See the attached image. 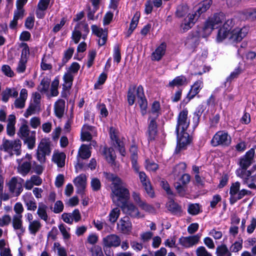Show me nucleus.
<instances>
[{
  "mask_svg": "<svg viewBox=\"0 0 256 256\" xmlns=\"http://www.w3.org/2000/svg\"><path fill=\"white\" fill-rule=\"evenodd\" d=\"M187 84L186 78L183 76H178L170 82L168 86L170 87L180 86Z\"/></svg>",
  "mask_w": 256,
  "mask_h": 256,
  "instance_id": "30",
  "label": "nucleus"
},
{
  "mask_svg": "<svg viewBox=\"0 0 256 256\" xmlns=\"http://www.w3.org/2000/svg\"><path fill=\"white\" fill-rule=\"evenodd\" d=\"M18 135L20 137L23 139L26 137H27L30 134V130L28 126L26 124H23L18 130Z\"/></svg>",
  "mask_w": 256,
  "mask_h": 256,
  "instance_id": "39",
  "label": "nucleus"
},
{
  "mask_svg": "<svg viewBox=\"0 0 256 256\" xmlns=\"http://www.w3.org/2000/svg\"><path fill=\"white\" fill-rule=\"evenodd\" d=\"M136 95L139 99L138 103L141 108L142 114L144 115L147 108V101L144 96V89L142 86H139L136 90Z\"/></svg>",
  "mask_w": 256,
  "mask_h": 256,
  "instance_id": "13",
  "label": "nucleus"
},
{
  "mask_svg": "<svg viewBox=\"0 0 256 256\" xmlns=\"http://www.w3.org/2000/svg\"><path fill=\"white\" fill-rule=\"evenodd\" d=\"M41 227V224L38 220H34L30 223L28 230L31 234L35 235L40 230Z\"/></svg>",
  "mask_w": 256,
  "mask_h": 256,
  "instance_id": "38",
  "label": "nucleus"
},
{
  "mask_svg": "<svg viewBox=\"0 0 256 256\" xmlns=\"http://www.w3.org/2000/svg\"><path fill=\"white\" fill-rule=\"evenodd\" d=\"M188 210V212L192 215L198 214L200 212L199 204H190Z\"/></svg>",
  "mask_w": 256,
  "mask_h": 256,
  "instance_id": "49",
  "label": "nucleus"
},
{
  "mask_svg": "<svg viewBox=\"0 0 256 256\" xmlns=\"http://www.w3.org/2000/svg\"><path fill=\"white\" fill-rule=\"evenodd\" d=\"M112 202L118 207L127 202L130 199V194L125 186L116 188H112Z\"/></svg>",
  "mask_w": 256,
  "mask_h": 256,
  "instance_id": "2",
  "label": "nucleus"
},
{
  "mask_svg": "<svg viewBox=\"0 0 256 256\" xmlns=\"http://www.w3.org/2000/svg\"><path fill=\"white\" fill-rule=\"evenodd\" d=\"M188 111L184 110L181 111L178 118L177 124L176 132L178 137L179 136V131L181 129L182 132L186 131L190 125V121L188 120Z\"/></svg>",
  "mask_w": 256,
  "mask_h": 256,
  "instance_id": "5",
  "label": "nucleus"
},
{
  "mask_svg": "<svg viewBox=\"0 0 256 256\" xmlns=\"http://www.w3.org/2000/svg\"><path fill=\"white\" fill-rule=\"evenodd\" d=\"M47 206L42 203H40L38 208L37 211L38 216L44 221L46 222L48 220V216L46 212Z\"/></svg>",
  "mask_w": 256,
  "mask_h": 256,
  "instance_id": "35",
  "label": "nucleus"
},
{
  "mask_svg": "<svg viewBox=\"0 0 256 256\" xmlns=\"http://www.w3.org/2000/svg\"><path fill=\"white\" fill-rule=\"evenodd\" d=\"M254 150L251 148L246 152L245 155L239 159L240 168L236 170V174L242 179L244 184H248L249 182L252 172L247 169L254 162Z\"/></svg>",
  "mask_w": 256,
  "mask_h": 256,
  "instance_id": "1",
  "label": "nucleus"
},
{
  "mask_svg": "<svg viewBox=\"0 0 256 256\" xmlns=\"http://www.w3.org/2000/svg\"><path fill=\"white\" fill-rule=\"evenodd\" d=\"M210 34H206V30L204 28V26L198 28L196 31L192 32L190 36L191 39L195 38L194 40H196L200 38H206L209 36Z\"/></svg>",
  "mask_w": 256,
  "mask_h": 256,
  "instance_id": "24",
  "label": "nucleus"
},
{
  "mask_svg": "<svg viewBox=\"0 0 256 256\" xmlns=\"http://www.w3.org/2000/svg\"><path fill=\"white\" fill-rule=\"evenodd\" d=\"M231 137L224 131H218L213 136L211 144L214 146L220 145L228 146L231 143Z\"/></svg>",
  "mask_w": 256,
  "mask_h": 256,
  "instance_id": "4",
  "label": "nucleus"
},
{
  "mask_svg": "<svg viewBox=\"0 0 256 256\" xmlns=\"http://www.w3.org/2000/svg\"><path fill=\"white\" fill-rule=\"evenodd\" d=\"M142 186H144L147 194L150 197L153 198L154 196V192L152 188L150 182H148L146 183L144 182V184H142Z\"/></svg>",
  "mask_w": 256,
  "mask_h": 256,
  "instance_id": "57",
  "label": "nucleus"
},
{
  "mask_svg": "<svg viewBox=\"0 0 256 256\" xmlns=\"http://www.w3.org/2000/svg\"><path fill=\"white\" fill-rule=\"evenodd\" d=\"M202 84V82L200 80L196 81L194 82L187 95V98H188L189 100L192 98L199 92L200 90L201 89Z\"/></svg>",
  "mask_w": 256,
  "mask_h": 256,
  "instance_id": "25",
  "label": "nucleus"
},
{
  "mask_svg": "<svg viewBox=\"0 0 256 256\" xmlns=\"http://www.w3.org/2000/svg\"><path fill=\"white\" fill-rule=\"evenodd\" d=\"M64 209V204L61 200H58L54 204V212L56 214L61 212Z\"/></svg>",
  "mask_w": 256,
  "mask_h": 256,
  "instance_id": "58",
  "label": "nucleus"
},
{
  "mask_svg": "<svg viewBox=\"0 0 256 256\" xmlns=\"http://www.w3.org/2000/svg\"><path fill=\"white\" fill-rule=\"evenodd\" d=\"M13 141L7 140H4L2 145L0 146L3 148L5 152H8V150L13 148Z\"/></svg>",
  "mask_w": 256,
  "mask_h": 256,
  "instance_id": "52",
  "label": "nucleus"
},
{
  "mask_svg": "<svg viewBox=\"0 0 256 256\" xmlns=\"http://www.w3.org/2000/svg\"><path fill=\"white\" fill-rule=\"evenodd\" d=\"M92 256H104L102 248L99 246H95L91 250Z\"/></svg>",
  "mask_w": 256,
  "mask_h": 256,
  "instance_id": "55",
  "label": "nucleus"
},
{
  "mask_svg": "<svg viewBox=\"0 0 256 256\" xmlns=\"http://www.w3.org/2000/svg\"><path fill=\"white\" fill-rule=\"evenodd\" d=\"M102 154L104 156L108 163L113 164L114 162L116 156L113 148H108L104 146L102 150Z\"/></svg>",
  "mask_w": 256,
  "mask_h": 256,
  "instance_id": "19",
  "label": "nucleus"
},
{
  "mask_svg": "<svg viewBox=\"0 0 256 256\" xmlns=\"http://www.w3.org/2000/svg\"><path fill=\"white\" fill-rule=\"evenodd\" d=\"M92 32L98 37L100 38V36H102V38H99L98 40V45L100 46H102L104 45L107 40V30H104L102 28H99L96 25H92Z\"/></svg>",
  "mask_w": 256,
  "mask_h": 256,
  "instance_id": "11",
  "label": "nucleus"
},
{
  "mask_svg": "<svg viewBox=\"0 0 256 256\" xmlns=\"http://www.w3.org/2000/svg\"><path fill=\"white\" fill-rule=\"evenodd\" d=\"M24 180L20 178L12 177L8 183L9 190L12 193H15L16 196H18L23 190L22 184Z\"/></svg>",
  "mask_w": 256,
  "mask_h": 256,
  "instance_id": "6",
  "label": "nucleus"
},
{
  "mask_svg": "<svg viewBox=\"0 0 256 256\" xmlns=\"http://www.w3.org/2000/svg\"><path fill=\"white\" fill-rule=\"evenodd\" d=\"M32 169L31 162H24L18 167V172L23 176H26Z\"/></svg>",
  "mask_w": 256,
  "mask_h": 256,
  "instance_id": "23",
  "label": "nucleus"
},
{
  "mask_svg": "<svg viewBox=\"0 0 256 256\" xmlns=\"http://www.w3.org/2000/svg\"><path fill=\"white\" fill-rule=\"evenodd\" d=\"M86 180L84 174H80L74 179V183L77 188V193H83L86 186Z\"/></svg>",
  "mask_w": 256,
  "mask_h": 256,
  "instance_id": "17",
  "label": "nucleus"
},
{
  "mask_svg": "<svg viewBox=\"0 0 256 256\" xmlns=\"http://www.w3.org/2000/svg\"><path fill=\"white\" fill-rule=\"evenodd\" d=\"M74 52V48H70L64 52V56L62 58V64H60V68L62 66H64L72 58Z\"/></svg>",
  "mask_w": 256,
  "mask_h": 256,
  "instance_id": "40",
  "label": "nucleus"
},
{
  "mask_svg": "<svg viewBox=\"0 0 256 256\" xmlns=\"http://www.w3.org/2000/svg\"><path fill=\"white\" fill-rule=\"evenodd\" d=\"M65 102L62 99L58 100L54 104V112L57 117L61 118L64 112Z\"/></svg>",
  "mask_w": 256,
  "mask_h": 256,
  "instance_id": "22",
  "label": "nucleus"
},
{
  "mask_svg": "<svg viewBox=\"0 0 256 256\" xmlns=\"http://www.w3.org/2000/svg\"><path fill=\"white\" fill-rule=\"evenodd\" d=\"M234 24V22L232 18L227 20L222 26V28L229 32L232 30V29Z\"/></svg>",
  "mask_w": 256,
  "mask_h": 256,
  "instance_id": "50",
  "label": "nucleus"
},
{
  "mask_svg": "<svg viewBox=\"0 0 256 256\" xmlns=\"http://www.w3.org/2000/svg\"><path fill=\"white\" fill-rule=\"evenodd\" d=\"M196 20H198V18H194L192 14L189 18V21L188 22L181 25V28L183 30V32H186L190 28Z\"/></svg>",
  "mask_w": 256,
  "mask_h": 256,
  "instance_id": "46",
  "label": "nucleus"
},
{
  "mask_svg": "<svg viewBox=\"0 0 256 256\" xmlns=\"http://www.w3.org/2000/svg\"><path fill=\"white\" fill-rule=\"evenodd\" d=\"M200 234H197L192 236L182 237L179 240L180 244L186 248L190 247L197 244L200 238Z\"/></svg>",
  "mask_w": 256,
  "mask_h": 256,
  "instance_id": "12",
  "label": "nucleus"
},
{
  "mask_svg": "<svg viewBox=\"0 0 256 256\" xmlns=\"http://www.w3.org/2000/svg\"><path fill=\"white\" fill-rule=\"evenodd\" d=\"M252 192L250 190H246L245 189H242L241 190H240L237 196L236 195L234 197L230 198V202L231 204H234L237 200H241L246 195H250Z\"/></svg>",
  "mask_w": 256,
  "mask_h": 256,
  "instance_id": "29",
  "label": "nucleus"
},
{
  "mask_svg": "<svg viewBox=\"0 0 256 256\" xmlns=\"http://www.w3.org/2000/svg\"><path fill=\"white\" fill-rule=\"evenodd\" d=\"M104 175L106 180L112 182V188H116L124 186L125 184L122 180L116 175L110 173L104 172Z\"/></svg>",
  "mask_w": 256,
  "mask_h": 256,
  "instance_id": "14",
  "label": "nucleus"
},
{
  "mask_svg": "<svg viewBox=\"0 0 256 256\" xmlns=\"http://www.w3.org/2000/svg\"><path fill=\"white\" fill-rule=\"evenodd\" d=\"M22 215H14L12 220V226L15 230H19L20 234H23L25 228L22 226Z\"/></svg>",
  "mask_w": 256,
  "mask_h": 256,
  "instance_id": "21",
  "label": "nucleus"
},
{
  "mask_svg": "<svg viewBox=\"0 0 256 256\" xmlns=\"http://www.w3.org/2000/svg\"><path fill=\"white\" fill-rule=\"evenodd\" d=\"M122 211L132 218H142L138 208L133 204H128V202L120 206Z\"/></svg>",
  "mask_w": 256,
  "mask_h": 256,
  "instance_id": "8",
  "label": "nucleus"
},
{
  "mask_svg": "<svg viewBox=\"0 0 256 256\" xmlns=\"http://www.w3.org/2000/svg\"><path fill=\"white\" fill-rule=\"evenodd\" d=\"M76 30H78L80 29L82 31H83L84 33L83 34L82 38H85L87 34L89 32V28L88 27V25L86 24H84V22H80L78 23L76 26H75Z\"/></svg>",
  "mask_w": 256,
  "mask_h": 256,
  "instance_id": "48",
  "label": "nucleus"
},
{
  "mask_svg": "<svg viewBox=\"0 0 256 256\" xmlns=\"http://www.w3.org/2000/svg\"><path fill=\"white\" fill-rule=\"evenodd\" d=\"M146 168L150 171H156L158 168V164L154 162L146 160Z\"/></svg>",
  "mask_w": 256,
  "mask_h": 256,
  "instance_id": "64",
  "label": "nucleus"
},
{
  "mask_svg": "<svg viewBox=\"0 0 256 256\" xmlns=\"http://www.w3.org/2000/svg\"><path fill=\"white\" fill-rule=\"evenodd\" d=\"M148 141H154L158 133V126L155 118H152L150 122L148 128Z\"/></svg>",
  "mask_w": 256,
  "mask_h": 256,
  "instance_id": "16",
  "label": "nucleus"
},
{
  "mask_svg": "<svg viewBox=\"0 0 256 256\" xmlns=\"http://www.w3.org/2000/svg\"><path fill=\"white\" fill-rule=\"evenodd\" d=\"M248 32V27H243L242 28H234L230 32L229 40L232 42H240L246 37Z\"/></svg>",
  "mask_w": 256,
  "mask_h": 256,
  "instance_id": "7",
  "label": "nucleus"
},
{
  "mask_svg": "<svg viewBox=\"0 0 256 256\" xmlns=\"http://www.w3.org/2000/svg\"><path fill=\"white\" fill-rule=\"evenodd\" d=\"M242 240H240L238 242H236L230 247V250L232 252H236L240 250L242 248Z\"/></svg>",
  "mask_w": 256,
  "mask_h": 256,
  "instance_id": "51",
  "label": "nucleus"
},
{
  "mask_svg": "<svg viewBox=\"0 0 256 256\" xmlns=\"http://www.w3.org/2000/svg\"><path fill=\"white\" fill-rule=\"evenodd\" d=\"M225 20V15L221 12L215 13L211 16L206 21L204 24L206 33L210 34L212 30L218 28Z\"/></svg>",
  "mask_w": 256,
  "mask_h": 256,
  "instance_id": "3",
  "label": "nucleus"
},
{
  "mask_svg": "<svg viewBox=\"0 0 256 256\" xmlns=\"http://www.w3.org/2000/svg\"><path fill=\"white\" fill-rule=\"evenodd\" d=\"M212 2V0H204L202 1L200 4L199 7L194 14H192V16L194 18H198L202 13L205 12L209 9Z\"/></svg>",
  "mask_w": 256,
  "mask_h": 256,
  "instance_id": "18",
  "label": "nucleus"
},
{
  "mask_svg": "<svg viewBox=\"0 0 256 256\" xmlns=\"http://www.w3.org/2000/svg\"><path fill=\"white\" fill-rule=\"evenodd\" d=\"M50 85V80L48 78H44L42 80L38 89L41 93H46L48 92Z\"/></svg>",
  "mask_w": 256,
  "mask_h": 256,
  "instance_id": "36",
  "label": "nucleus"
},
{
  "mask_svg": "<svg viewBox=\"0 0 256 256\" xmlns=\"http://www.w3.org/2000/svg\"><path fill=\"white\" fill-rule=\"evenodd\" d=\"M114 60L118 64L121 60L120 52L118 46H116L114 48Z\"/></svg>",
  "mask_w": 256,
  "mask_h": 256,
  "instance_id": "62",
  "label": "nucleus"
},
{
  "mask_svg": "<svg viewBox=\"0 0 256 256\" xmlns=\"http://www.w3.org/2000/svg\"><path fill=\"white\" fill-rule=\"evenodd\" d=\"M91 186L94 191L98 190L101 186L100 180L97 178H92L91 181Z\"/></svg>",
  "mask_w": 256,
  "mask_h": 256,
  "instance_id": "54",
  "label": "nucleus"
},
{
  "mask_svg": "<svg viewBox=\"0 0 256 256\" xmlns=\"http://www.w3.org/2000/svg\"><path fill=\"white\" fill-rule=\"evenodd\" d=\"M64 83L62 84V88L64 90H70L72 86L73 76L70 72H67L64 76Z\"/></svg>",
  "mask_w": 256,
  "mask_h": 256,
  "instance_id": "33",
  "label": "nucleus"
},
{
  "mask_svg": "<svg viewBox=\"0 0 256 256\" xmlns=\"http://www.w3.org/2000/svg\"><path fill=\"white\" fill-rule=\"evenodd\" d=\"M28 210L34 211L37 208L36 204L34 200H24Z\"/></svg>",
  "mask_w": 256,
  "mask_h": 256,
  "instance_id": "60",
  "label": "nucleus"
},
{
  "mask_svg": "<svg viewBox=\"0 0 256 256\" xmlns=\"http://www.w3.org/2000/svg\"><path fill=\"white\" fill-rule=\"evenodd\" d=\"M34 16H30L26 18L24 26L28 29L31 30L33 28L34 26Z\"/></svg>",
  "mask_w": 256,
  "mask_h": 256,
  "instance_id": "59",
  "label": "nucleus"
},
{
  "mask_svg": "<svg viewBox=\"0 0 256 256\" xmlns=\"http://www.w3.org/2000/svg\"><path fill=\"white\" fill-rule=\"evenodd\" d=\"M121 240L120 236L114 234L108 235L102 239V244L112 247L118 246Z\"/></svg>",
  "mask_w": 256,
  "mask_h": 256,
  "instance_id": "15",
  "label": "nucleus"
},
{
  "mask_svg": "<svg viewBox=\"0 0 256 256\" xmlns=\"http://www.w3.org/2000/svg\"><path fill=\"white\" fill-rule=\"evenodd\" d=\"M118 230L123 234H130L132 230V224L128 216L122 218L117 224Z\"/></svg>",
  "mask_w": 256,
  "mask_h": 256,
  "instance_id": "9",
  "label": "nucleus"
},
{
  "mask_svg": "<svg viewBox=\"0 0 256 256\" xmlns=\"http://www.w3.org/2000/svg\"><path fill=\"white\" fill-rule=\"evenodd\" d=\"M12 93V89L10 88H6L2 92V100L4 102H7L8 100L9 97L10 96Z\"/></svg>",
  "mask_w": 256,
  "mask_h": 256,
  "instance_id": "63",
  "label": "nucleus"
},
{
  "mask_svg": "<svg viewBox=\"0 0 256 256\" xmlns=\"http://www.w3.org/2000/svg\"><path fill=\"white\" fill-rule=\"evenodd\" d=\"M240 182H236L232 183L230 186V198L234 197L238 192L240 191Z\"/></svg>",
  "mask_w": 256,
  "mask_h": 256,
  "instance_id": "45",
  "label": "nucleus"
},
{
  "mask_svg": "<svg viewBox=\"0 0 256 256\" xmlns=\"http://www.w3.org/2000/svg\"><path fill=\"white\" fill-rule=\"evenodd\" d=\"M197 256H212L208 252L204 246H200L196 250Z\"/></svg>",
  "mask_w": 256,
  "mask_h": 256,
  "instance_id": "56",
  "label": "nucleus"
},
{
  "mask_svg": "<svg viewBox=\"0 0 256 256\" xmlns=\"http://www.w3.org/2000/svg\"><path fill=\"white\" fill-rule=\"evenodd\" d=\"M230 32L224 29V28H221L218 31V33L217 34L216 40L218 42H222L224 40L227 36L230 34Z\"/></svg>",
  "mask_w": 256,
  "mask_h": 256,
  "instance_id": "47",
  "label": "nucleus"
},
{
  "mask_svg": "<svg viewBox=\"0 0 256 256\" xmlns=\"http://www.w3.org/2000/svg\"><path fill=\"white\" fill-rule=\"evenodd\" d=\"M166 49L165 42L162 43L152 52V60H160L164 54Z\"/></svg>",
  "mask_w": 256,
  "mask_h": 256,
  "instance_id": "20",
  "label": "nucleus"
},
{
  "mask_svg": "<svg viewBox=\"0 0 256 256\" xmlns=\"http://www.w3.org/2000/svg\"><path fill=\"white\" fill-rule=\"evenodd\" d=\"M136 89V86H130L128 92V101L130 106L132 105L135 101V95L134 92Z\"/></svg>",
  "mask_w": 256,
  "mask_h": 256,
  "instance_id": "41",
  "label": "nucleus"
},
{
  "mask_svg": "<svg viewBox=\"0 0 256 256\" xmlns=\"http://www.w3.org/2000/svg\"><path fill=\"white\" fill-rule=\"evenodd\" d=\"M37 151L50 155V150L49 144L42 140L38 146Z\"/></svg>",
  "mask_w": 256,
  "mask_h": 256,
  "instance_id": "37",
  "label": "nucleus"
},
{
  "mask_svg": "<svg viewBox=\"0 0 256 256\" xmlns=\"http://www.w3.org/2000/svg\"><path fill=\"white\" fill-rule=\"evenodd\" d=\"M166 207L168 210L174 214H176L182 212L181 206L173 200H170L167 203Z\"/></svg>",
  "mask_w": 256,
  "mask_h": 256,
  "instance_id": "27",
  "label": "nucleus"
},
{
  "mask_svg": "<svg viewBox=\"0 0 256 256\" xmlns=\"http://www.w3.org/2000/svg\"><path fill=\"white\" fill-rule=\"evenodd\" d=\"M66 154L64 152L57 153L53 155L52 161L60 168H62L65 164Z\"/></svg>",
  "mask_w": 256,
  "mask_h": 256,
  "instance_id": "26",
  "label": "nucleus"
},
{
  "mask_svg": "<svg viewBox=\"0 0 256 256\" xmlns=\"http://www.w3.org/2000/svg\"><path fill=\"white\" fill-rule=\"evenodd\" d=\"M182 136L178 140V146L176 149V152L178 153L181 150L185 149L186 147L190 144L192 141V138L186 131L180 132Z\"/></svg>",
  "mask_w": 256,
  "mask_h": 256,
  "instance_id": "10",
  "label": "nucleus"
},
{
  "mask_svg": "<svg viewBox=\"0 0 256 256\" xmlns=\"http://www.w3.org/2000/svg\"><path fill=\"white\" fill-rule=\"evenodd\" d=\"M216 252L218 255L220 256H231V253L224 244L218 246L216 248Z\"/></svg>",
  "mask_w": 256,
  "mask_h": 256,
  "instance_id": "43",
  "label": "nucleus"
},
{
  "mask_svg": "<svg viewBox=\"0 0 256 256\" xmlns=\"http://www.w3.org/2000/svg\"><path fill=\"white\" fill-rule=\"evenodd\" d=\"M11 221V218L9 215L6 214L0 218V226L8 225Z\"/></svg>",
  "mask_w": 256,
  "mask_h": 256,
  "instance_id": "61",
  "label": "nucleus"
},
{
  "mask_svg": "<svg viewBox=\"0 0 256 256\" xmlns=\"http://www.w3.org/2000/svg\"><path fill=\"white\" fill-rule=\"evenodd\" d=\"M188 12V8L186 4H181L178 6L176 12V16L178 18L184 16Z\"/></svg>",
  "mask_w": 256,
  "mask_h": 256,
  "instance_id": "34",
  "label": "nucleus"
},
{
  "mask_svg": "<svg viewBox=\"0 0 256 256\" xmlns=\"http://www.w3.org/2000/svg\"><path fill=\"white\" fill-rule=\"evenodd\" d=\"M139 206L146 212L151 213L155 212V209L154 208L144 201L140 204Z\"/></svg>",
  "mask_w": 256,
  "mask_h": 256,
  "instance_id": "53",
  "label": "nucleus"
},
{
  "mask_svg": "<svg viewBox=\"0 0 256 256\" xmlns=\"http://www.w3.org/2000/svg\"><path fill=\"white\" fill-rule=\"evenodd\" d=\"M140 17V12H136L131 20L130 26V28L127 32V34H128L127 36L128 37L129 36L132 34L134 30L138 24V22Z\"/></svg>",
  "mask_w": 256,
  "mask_h": 256,
  "instance_id": "28",
  "label": "nucleus"
},
{
  "mask_svg": "<svg viewBox=\"0 0 256 256\" xmlns=\"http://www.w3.org/2000/svg\"><path fill=\"white\" fill-rule=\"evenodd\" d=\"M24 144H26L29 149H32L35 146L36 142V132L32 131L30 135L23 138Z\"/></svg>",
  "mask_w": 256,
  "mask_h": 256,
  "instance_id": "31",
  "label": "nucleus"
},
{
  "mask_svg": "<svg viewBox=\"0 0 256 256\" xmlns=\"http://www.w3.org/2000/svg\"><path fill=\"white\" fill-rule=\"evenodd\" d=\"M59 85V80L58 78H56L51 84L50 94L52 96H57L58 94V88Z\"/></svg>",
  "mask_w": 256,
  "mask_h": 256,
  "instance_id": "44",
  "label": "nucleus"
},
{
  "mask_svg": "<svg viewBox=\"0 0 256 256\" xmlns=\"http://www.w3.org/2000/svg\"><path fill=\"white\" fill-rule=\"evenodd\" d=\"M78 156L82 159H87L90 156V152L88 146L86 144H82L79 149Z\"/></svg>",
  "mask_w": 256,
  "mask_h": 256,
  "instance_id": "32",
  "label": "nucleus"
},
{
  "mask_svg": "<svg viewBox=\"0 0 256 256\" xmlns=\"http://www.w3.org/2000/svg\"><path fill=\"white\" fill-rule=\"evenodd\" d=\"M120 214V210L118 208L112 209L109 214V220L112 223L115 222Z\"/></svg>",
  "mask_w": 256,
  "mask_h": 256,
  "instance_id": "42",
  "label": "nucleus"
}]
</instances>
